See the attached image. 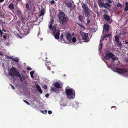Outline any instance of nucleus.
I'll list each match as a JSON object with an SVG mask.
<instances>
[{
    "instance_id": "f257e3e1",
    "label": "nucleus",
    "mask_w": 128,
    "mask_h": 128,
    "mask_svg": "<svg viewBox=\"0 0 128 128\" xmlns=\"http://www.w3.org/2000/svg\"><path fill=\"white\" fill-rule=\"evenodd\" d=\"M65 92L67 98L70 99H73L75 97V90L72 88L66 89Z\"/></svg>"
},
{
    "instance_id": "f03ea898",
    "label": "nucleus",
    "mask_w": 128,
    "mask_h": 128,
    "mask_svg": "<svg viewBox=\"0 0 128 128\" xmlns=\"http://www.w3.org/2000/svg\"><path fill=\"white\" fill-rule=\"evenodd\" d=\"M80 34L82 40H84L86 42H89V40L88 38V34L87 33L81 31L80 32Z\"/></svg>"
},
{
    "instance_id": "7ed1b4c3",
    "label": "nucleus",
    "mask_w": 128,
    "mask_h": 128,
    "mask_svg": "<svg viewBox=\"0 0 128 128\" xmlns=\"http://www.w3.org/2000/svg\"><path fill=\"white\" fill-rule=\"evenodd\" d=\"M52 34L54 36L56 39H58L59 38L60 33L59 32H56V30L55 27H54V28L52 30Z\"/></svg>"
},
{
    "instance_id": "20e7f679",
    "label": "nucleus",
    "mask_w": 128,
    "mask_h": 128,
    "mask_svg": "<svg viewBox=\"0 0 128 128\" xmlns=\"http://www.w3.org/2000/svg\"><path fill=\"white\" fill-rule=\"evenodd\" d=\"M16 68L13 67L10 68L9 71V74L10 75L13 77L15 76V72L16 71Z\"/></svg>"
},
{
    "instance_id": "39448f33",
    "label": "nucleus",
    "mask_w": 128,
    "mask_h": 128,
    "mask_svg": "<svg viewBox=\"0 0 128 128\" xmlns=\"http://www.w3.org/2000/svg\"><path fill=\"white\" fill-rule=\"evenodd\" d=\"M106 33H105V32H104V34L102 33V35L101 36V38L102 40H103L105 39V40H107L106 38H110L112 36L111 33L108 34H106Z\"/></svg>"
},
{
    "instance_id": "423d86ee",
    "label": "nucleus",
    "mask_w": 128,
    "mask_h": 128,
    "mask_svg": "<svg viewBox=\"0 0 128 128\" xmlns=\"http://www.w3.org/2000/svg\"><path fill=\"white\" fill-rule=\"evenodd\" d=\"M109 30V26L107 24H105L104 25L103 28V34L104 32L106 33Z\"/></svg>"
},
{
    "instance_id": "0eeeda50",
    "label": "nucleus",
    "mask_w": 128,
    "mask_h": 128,
    "mask_svg": "<svg viewBox=\"0 0 128 128\" xmlns=\"http://www.w3.org/2000/svg\"><path fill=\"white\" fill-rule=\"evenodd\" d=\"M114 56V54L113 53L109 52L105 55L104 58L106 60H108L110 59V58H112Z\"/></svg>"
},
{
    "instance_id": "6e6552de",
    "label": "nucleus",
    "mask_w": 128,
    "mask_h": 128,
    "mask_svg": "<svg viewBox=\"0 0 128 128\" xmlns=\"http://www.w3.org/2000/svg\"><path fill=\"white\" fill-rule=\"evenodd\" d=\"M60 23H61L63 25L65 26L68 22V20L66 17L63 18H62L60 20Z\"/></svg>"
},
{
    "instance_id": "1a4fd4ad",
    "label": "nucleus",
    "mask_w": 128,
    "mask_h": 128,
    "mask_svg": "<svg viewBox=\"0 0 128 128\" xmlns=\"http://www.w3.org/2000/svg\"><path fill=\"white\" fill-rule=\"evenodd\" d=\"M99 7H104L106 8H107L108 7H111V5L108 3L103 2V3Z\"/></svg>"
},
{
    "instance_id": "9d476101",
    "label": "nucleus",
    "mask_w": 128,
    "mask_h": 128,
    "mask_svg": "<svg viewBox=\"0 0 128 128\" xmlns=\"http://www.w3.org/2000/svg\"><path fill=\"white\" fill-rule=\"evenodd\" d=\"M117 70L120 73H125L128 72V70L126 69H122L118 68Z\"/></svg>"
},
{
    "instance_id": "9b49d317",
    "label": "nucleus",
    "mask_w": 128,
    "mask_h": 128,
    "mask_svg": "<svg viewBox=\"0 0 128 128\" xmlns=\"http://www.w3.org/2000/svg\"><path fill=\"white\" fill-rule=\"evenodd\" d=\"M90 10L89 9L88 10L84 11V14L86 17H87V18H88V17L90 16Z\"/></svg>"
},
{
    "instance_id": "f8f14e48",
    "label": "nucleus",
    "mask_w": 128,
    "mask_h": 128,
    "mask_svg": "<svg viewBox=\"0 0 128 128\" xmlns=\"http://www.w3.org/2000/svg\"><path fill=\"white\" fill-rule=\"evenodd\" d=\"M65 14L62 12H60L58 14L59 19V20H61L64 17Z\"/></svg>"
},
{
    "instance_id": "ddd939ff",
    "label": "nucleus",
    "mask_w": 128,
    "mask_h": 128,
    "mask_svg": "<svg viewBox=\"0 0 128 128\" xmlns=\"http://www.w3.org/2000/svg\"><path fill=\"white\" fill-rule=\"evenodd\" d=\"M53 84L54 86L57 88H61L62 87L60 86V84L58 82H55V83H53Z\"/></svg>"
},
{
    "instance_id": "4468645a",
    "label": "nucleus",
    "mask_w": 128,
    "mask_h": 128,
    "mask_svg": "<svg viewBox=\"0 0 128 128\" xmlns=\"http://www.w3.org/2000/svg\"><path fill=\"white\" fill-rule=\"evenodd\" d=\"M82 7L84 11L88 10L89 9L87 5L85 4H82Z\"/></svg>"
},
{
    "instance_id": "2eb2a0df",
    "label": "nucleus",
    "mask_w": 128,
    "mask_h": 128,
    "mask_svg": "<svg viewBox=\"0 0 128 128\" xmlns=\"http://www.w3.org/2000/svg\"><path fill=\"white\" fill-rule=\"evenodd\" d=\"M71 35L69 33L67 34L66 35V38L69 41H70L72 39Z\"/></svg>"
},
{
    "instance_id": "dca6fc26",
    "label": "nucleus",
    "mask_w": 128,
    "mask_h": 128,
    "mask_svg": "<svg viewBox=\"0 0 128 128\" xmlns=\"http://www.w3.org/2000/svg\"><path fill=\"white\" fill-rule=\"evenodd\" d=\"M22 32L24 35H27L29 33V31L28 29H24L22 31Z\"/></svg>"
},
{
    "instance_id": "f3484780",
    "label": "nucleus",
    "mask_w": 128,
    "mask_h": 128,
    "mask_svg": "<svg viewBox=\"0 0 128 128\" xmlns=\"http://www.w3.org/2000/svg\"><path fill=\"white\" fill-rule=\"evenodd\" d=\"M103 17L104 19L107 21H109L110 19V17L107 14H104L103 15Z\"/></svg>"
},
{
    "instance_id": "a211bd4d",
    "label": "nucleus",
    "mask_w": 128,
    "mask_h": 128,
    "mask_svg": "<svg viewBox=\"0 0 128 128\" xmlns=\"http://www.w3.org/2000/svg\"><path fill=\"white\" fill-rule=\"evenodd\" d=\"M36 88L38 89V91L41 94L42 93V92L40 86L38 85H36Z\"/></svg>"
},
{
    "instance_id": "6ab92c4d",
    "label": "nucleus",
    "mask_w": 128,
    "mask_h": 128,
    "mask_svg": "<svg viewBox=\"0 0 128 128\" xmlns=\"http://www.w3.org/2000/svg\"><path fill=\"white\" fill-rule=\"evenodd\" d=\"M46 65L48 69L49 70H50V65L51 66L50 63L48 62H46Z\"/></svg>"
},
{
    "instance_id": "aec40b11",
    "label": "nucleus",
    "mask_w": 128,
    "mask_h": 128,
    "mask_svg": "<svg viewBox=\"0 0 128 128\" xmlns=\"http://www.w3.org/2000/svg\"><path fill=\"white\" fill-rule=\"evenodd\" d=\"M27 24L28 28H32V23L31 22H27Z\"/></svg>"
},
{
    "instance_id": "412c9836",
    "label": "nucleus",
    "mask_w": 128,
    "mask_h": 128,
    "mask_svg": "<svg viewBox=\"0 0 128 128\" xmlns=\"http://www.w3.org/2000/svg\"><path fill=\"white\" fill-rule=\"evenodd\" d=\"M84 16H82L80 15L78 16L79 20L82 22H84Z\"/></svg>"
},
{
    "instance_id": "4be33fe9",
    "label": "nucleus",
    "mask_w": 128,
    "mask_h": 128,
    "mask_svg": "<svg viewBox=\"0 0 128 128\" xmlns=\"http://www.w3.org/2000/svg\"><path fill=\"white\" fill-rule=\"evenodd\" d=\"M102 42V41L101 40H100V44L98 46L99 50L100 52L101 51L102 46V43H101Z\"/></svg>"
},
{
    "instance_id": "5701e85b",
    "label": "nucleus",
    "mask_w": 128,
    "mask_h": 128,
    "mask_svg": "<svg viewBox=\"0 0 128 128\" xmlns=\"http://www.w3.org/2000/svg\"><path fill=\"white\" fill-rule=\"evenodd\" d=\"M9 8L11 10L14 9V6L12 3H11L8 6Z\"/></svg>"
},
{
    "instance_id": "b1692460",
    "label": "nucleus",
    "mask_w": 128,
    "mask_h": 128,
    "mask_svg": "<svg viewBox=\"0 0 128 128\" xmlns=\"http://www.w3.org/2000/svg\"><path fill=\"white\" fill-rule=\"evenodd\" d=\"M20 75H21L20 74L19 71L16 70L15 72V76H16L17 77H18Z\"/></svg>"
},
{
    "instance_id": "393cba45",
    "label": "nucleus",
    "mask_w": 128,
    "mask_h": 128,
    "mask_svg": "<svg viewBox=\"0 0 128 128\" xmlns=\"http://www.w3.org/2000/svg\"><path fill=\"white\" fill-rule=\"evenodd\" d=\"M45 13V11L44 10L42 9L40 15L39 16V17L40 18L42 16H43Z\"/></svg>"
},
{
    "instance_id": "a878e982",
    "label": "nucleus",
    "mask_w": 128,
    "mask_h": 128,
    "mask_svg": "<svg viewBox=\"0 0 128 128\" xmlns=\"http://www.w3.org/2000/svg\"><path fill=\"white\" fill-rule=\"evenodd\" d=\"M67 6L69 8L72 6V4L70 2H68L66 4Z\"/></svg>"
},
{
    "instance_id": "bb28decb",
    "label": "nucleus",
    "mask_w": 128,
    "mask_h": 128,
    "mask_svg": "<svg viewBox=\"0 0 128 128\" xmlns=\"http://www.w3.org/2000/svg\"><path fill=\"white\" fill-rule=\"evenodd\" d=\"M114 38H115V41L116 42H118L119 41V39L118 36L116 35L115 36Z\"/></svg>"
},
{
    "instance_id": "cd10ccee",
    "label": "nucleus",
    "mask_w": 128,
    "mask_h": 128,
    "mask_svg": "<svg viewBox=\"0 0 128 128\" xmlns=\"http://www.w3.org/2000/svg\"><path fill=\"white\" fill-rule=\"evenodd\" d=\"M116 43L117 44L118 46L120 48H121L122 47V44L121 42L118 41V42H116Z\"/></svg>"
},
{
    "instance_id": "c85d7f7f",
    "label": "nucleus",
    "mask_w": 128,
    "mask_h": 128,
    "mask_svg": "<svg viewBox=\"0 0 128 128\" xmlns=\"http://www.w3.org/2000/svg\"><path fill=\"white\" fill-rule=\"evenodd\" d=\"M122 6L121 4H120V3H118L117 5V8L118 9H119V8L120 9H121L122 7Z\"/></svg>"
},
{
    "instance_id": "c756f323",
    "label": "nucleus",
    "mask_w": 128,
    "mask_h": 128,
    "mask_svg": "<svg viewBox=\"0 0 128 128\" xmlns=\"http://www.w3.org/2000/svg\"><path fill=\"white\" fill-rule=\"evenodd\" d=\"M98 5L99 6H100V5L103 3V0H98Z\"/></svg>"
},
{
    "instance_id": "7c9ffc66",
    "label": "nucleus",
    "mask_w": 128,
    "mask_h": 128,
    "mask_svg": "<svg viewBox=\"0 0 128 128\" xmlns=\"http://www.w3.org/2000/svg\"><path fill=\"white\" fill-rule=\"evenodd\" d=\"M26 7L27 10H30L29 9V6L28 2H27L26 3Z\"/></svg>"
},
{
    "instance_id": "2f4dec72",
    "label": "nucleus",
    "mask_w": 128,
    "mask_h": 128,
    "mask_svg": "<svg viewBox=\"0 0 128 128\" xmlns=\"http://www.w3.org/2000/svg\"><path fill=\"white\" fill-rule=\"evenodd\" d=\"M12 60L17 62H19V59L17 58H13Z\"/></svg>"
},
{
    "instance_id": "473e14b6",
    "label": "nucleus",
    "mask_w": 128,
    "mask_h": 128,
    "mask_svg": "<svg viewBox=\"0 0 128 128\" xmlns=\"http://www.w3.org/2000/svg\"><path fill=\"white\" fill-rule=\"evenodd\" d=\"M72 42H75L76 41V38L75 37H73L72 39Z\"/></svg>"
},
{
    "instance_id": "72a5a7b5",
    "label": "nucleus",
    "mask_w": 128,
    "mask_h": 128,
    "mask_svg": "<svg viewBox=\"0 0 128 128\" xmlns=\"http://www.w3.org/2000/svg\"><path fill=\"white\" fill-rule=\"evenodd\" d=\"M52 24H50L49 26V29L50 30H51L52 31V30L54 28V27L53 28L52 27Z\"/></svg>"
},
{
    "instance_id": "f704fd0d",
    "label": "nucleus",
    "mask_w": 128,
    "mask_h": 128,
    "mask_svg": "<svg viewBox=\"0 0 128 128\" xmlns=\"http://www.w3.org/2000/svg\"><path fill=\"white\" fill-rule=\"evenodd\" d=\"M121 34L123 36H125L126 34H127V32H121Z\"/></svg>"
},
{
    "instance_id": "c9c22d12",
    "label": "nucleus",
    "mask_w": 128,
    "mask_h": 128,
    "mask_svg": "<svg viewBox=\"0 0 128 128\" xmlns=\"http://www.w3.org/2000/svg\"><path fill=\"white\" fill-rule=\"evenodd\" d=\"M42 87L43 88H44L45 89H46L47 87L44 84L42 85Z\"/></svg>"
},
{
    "instance_id": "e433bc0d",
    "label": "nucleus",
    "mask_w": 128,
    "mask_h": 128,
    "mask_svg": "<svg viewBox=\"0 0 128 128\" xmlns=\"http://www.w3.org/2000/svg\"><path fill=\"white\" fill-rule=\"evenodd\" d=\"M17 12L19 15H20L21 12L20 10H18L17 11Z\"/></svg>"
},
{
    "instance_id": "4c0bfd02",
    "label": "nucleus",
    "mask_w": 128,
    "mask_h": 128,
    "mask_svg": "<svg viewBox=\"0 0 128 128\" xmlns=\"http://www.w3.org/2000/svg\"><path fill=\"white\" fill-rule=\"evenodd\" d=\"M124 10L125 12H127L128 10V7L126 6L124 8Z\"/></svg>"
},
{
    "instance_id": "58836bf2",
    "label": "nucleus",
    "mask_w": 128,
    "mask_h": 128,
    "mask_svg": "<svg viewBox=\"0 0 128 128\" xmlns=\"http://www.w3.org/2000/svg\"><path fill=\"white\" fill-rule=\"evenodd\" d=\"M23 101L25 102L26 104H27L28 105H30V104L28 102L26 101V100H23Z\"/></svg>"
},
{
    "instance_id": "ea45409f",
    "label": "nucleus",
    "mask_w": 128,
    "mask_h": 128,
    "mask_svg": "<svg viewBox=\"0 0 128 128\" xmlns=\"http://www.w3.org/2000/svg\"><path fill=\"white\" fill-rule=\"evenodd\" d=\"M18 77H19L20 78V82H22L23 81V79L22 77V76L21 75L20 76H19Z\"/></svg>"
},
{
    "instance_id": "a19ab883",
    "label": "nucleus",
    "mask_w": 128,
    "mask_h": 128,
    "mask_svg": "<svg viewBox=\"0 0 128 128\" xmlns=\"http://www.w3.org/2000/svg\"><path fill=\"white\" fill-rule=\"evenodd\" d=\"M54 20L53 18H52L50 19V23L53 24Z\"/></svg>"
},
{
    "instance_id": "79ce46f5",
    "label": "nucleus",
    "mask_w": 128,
    "mask_h": 128,
    "mask_svg": "<svg viewBox=\"0 0 128 128\" xmlns=\"http://www.w3.org/2000/svg\"><path fill=\"white\" fill-rule=\"evenodd\" d=\"M125 43L126 44V48H128V42H127L126 41H125Z\"/></svg>"
},
{
    "instance_id": "37998d69",
    "label": "nucleus",
    "mask_w": 128,
    "mask_h": 128,
    "mask_svg": "<svg viewBox=\"0 0 128 128\" xmlns=\"http://www.w3.org/2000/svg\"><path fill=\"white\" fill-rule=\"evenodd\" d=\"M60 38L61 39V40H62V39L63 40H64V36L63 34H62L60 36Z\"/></svg>"
},
{
    "instance_id": "c03bdc74",
    "label": "nucleus",
    "mask_w": 128,
    "mask_h": 128,
    "mask_svg": "<svg viewBox=\"0 0 128 128\" xmlns=\"http://www.w3.org/2000/svg\"><path fill=\"white\" fill-rule=\"evenodd\" d=\"M34 72V71H32L31 72H30V75H33Z\"/></svg>"
},
{
    "instance_id": "a18cd8bd",
    "label": "nucleus",
    "mask_w": 128,
    "mask_h": 128,
    "mask_svg": "<svg viewBox=\"0 0 128 128\" xmlns=\"http://www.w3.org/2000/svg\"><path fill=\"white\" fill-rule=\"evenodd\" d=\"M54 2H54V0H52L51 1L50 3L51 4H54Z\"/></svg>"
},
{
    "instance_id": "49530a36",
    "label": "nucleus",
    "mask_w": 128,
    "mask_h": 128,
    "mask_svg": "<svg viewBox=\"0 0 128 128\" xmlns=\"http://www.w3.org/2000/svg\"><path fill=\"white\" fill-rule=\"evenodd\" d=\"M48 112L49 114H51L52 113V112L50 110H48Z\"/></svg>"
},
{
    "instance_id": "de8ad7c7",
    "label": "nucleus",
    "mask_w": 128,
    "mask_h": 128,
    "mask_svg": "<svg viewBox=\"0 0 128 128\" xmlns=\"http://www.w3.org/2000/svg\"><path fill=\"white\" fill-rule=\"evenodd\" d=\"M10 86L12 87V89H15L14 87L12 84H10Z\"/></svg>"
},
{
    "instance_id": "09e8293b",
    "label": "nucleus",
    "mask_w": 128,
    "mask_h": 128,
    "mask_svg": "<svg viewBox=\"0 0 128 128\" xmlns=\"http://www.w3.org/2000/svg\"><path fill=\"white\" fill-rule=\"evenodd\" d=\"M27 69L28 70H32L31 68H30L29 67H27Z\"/></svg>"
},
{
    "instance_id": "8fccbe9b",
    "label": "nucleus",
    "mask_w": 128,
    "mask_h": 128,
    "mask_svg": "<svg viewBox=\"0 0 128 128\" xmlns=\"http://www.w3.org/2000/svg\"><path fill=\"white\" fill-rule=\"evenodd\" d=\"M2 33L3 32L1 30H0V34L1 35V36L2 35Z\"/></svg>"
},
{
    "instance_id": "3c124183",
    "label": "nucleus",
    "mask_w": 128,
    "mask_h": 128,
    "mask_svg": "<svg viewBox=\"0 0 128 128\" xmlns=\"http://www.w3.org/2000/svg\"><path fill=\"white\" fill-rule=\"evenodd\" d=\"M90 20H89V19H88L87 20V24H89V23H90Z\"/></svg>"
},
{
    "instance_id": "603ef678",
    "label": "nucleus",
    "mask_w": 128,
    "mask_h": 128,
    "mask_svg": "<svg viewBox=\"0 0 128 128\" xmlns=\"http://www.w3.org/2000/svg\"><path fill=\"white\" fill-rule=\"evenodd\" d=\"M112 59L113 60H114L116 59V58L115 57H112Z\"/></svg>"
},
{
    "instance_id": "864d4df0",
    "label": "nucleus",
    "mask_w": 128,
    "mask_h": 128,
    "mask_svg": "<svg viewBox=\"0 0 128 128\" xmlns=\"http://www.w3.org/2000/svg\"><path fill=\"white\" fill-rule=\"evenodd\" d=\"M115 108V110H116V106H112L111 107V108Z\"/></svg>"
},
{
    "instance_id": "5fc2aeb1",
    "label": "nucleus",
    "mask_w": 128,
    "mask_h": 128,
    "mask_svg": "<svg viewBox=\"0 0 128 128\" xmlns=\"http://www.w3.org/2000/svg\"><path fill=\"white\" fill-rule=\"evenodd\" d=\"M49 94H46L45 95V96L46 97H48L49 96Z\"/></svg>"
},
{
    "instance_id": "6e6d98bb",
    "label": "nucleus",
    "mask_w": 128,
    "mask_h": 128,
    "mask_svg": "<svg viewBox=\"0 0 128 128\" xmlns=\"http://www.w3.org/2000/svg\"><path fill=\"white\" fill-rule=\"evenodd\" d=\"M11 56H7V58H8L10 59H11Z\"/></svg>"
},
{
    "instance_id": "4d7b16f0",
    "label": "nucleus",
    "mask_w": 128,
    "mask_h": 128,
    "mask_svg": "<svg viewBox=\"0 0 128 128\" xmlns=\"http://www.w3.org/2000/svg\"><path fill=\"white\" fill-rule=\"evenodd\" d=\"M108 2H109V3H110V4H111V3H112V2L110 0H108Z\"/></svg>"
},
{
    "instance_id": "13d9d810",
    "label": "nucleus",
    "mask_w": 128,
    "mask_h": 128,
    "mask_svg": "<svg viewBox=\"0 0 128 128\" xmlns=\"http://www.w3.org/2000/svg\"><path fill=\"white\" fill-rule=\"evenodd\" d=\"M126 4V6L128 7V2H127L125 3Z\"/></svg>"
},
{
    "instance_id": "bf43d9fd",
    "label": "nucleus",
    "mask_w": 128,
    "mask_h": 128,
    "mask_svg": "<svg viewBox=\"0 0 128 128\" xmlns=\"http://www.w3.org/2000/svg\"><path fill=\"white\" fill-rule=\"evenodd\" d=\"M0 56H3V54L2 53L0 52Z\"/></svg>"
},
{
    "instance_id": "052dcab7",
    "label": "nucleus",
    "mask_w": 128,
    "mask_h": 128,
    "mask_svg": "<svg viewBox=\"0 0 128 128\" xmlns=\"http://www.w3.org/2000/svg\"><path fill=\"white\" fill-rule=\"evenodd\" d=\"M17 23L19 24H20V21L19 20H18V21Z\"/></svg>"
},
{
    "instance_id": "680f3d73",
    "label": "nucleus",
    "mask_w": 128,
    "mask_h": 128,
    "mask_svg": "<svg viewBox=\"0 0 128 128\" xmlns=\"http://www.w3.org/2000/svg\"><path fill=\"white\" fill-rule=\"evenodd\" d=\"M54 88H53V87H51V89L52 90V91H53V90H54Z\"/></svg>"
},
{
    "instance_id": "e2e57ef3",
    "label": "nucleus",
    "mask_w": 128,
    "mask_h": 128,
    "mask_svg": "<svg viewBox=\"0 0 128 128\" xmlns=\"http://www.w3.org/2000/svg\"><path fill=\"white\" fill-rule=\"evenodd\" d=\"M56 88H54V90L53 91L55 92L56 91Z\"/></svg>"
},
{
    "instance_id": "0e129e2a",
    "label": "nucleus",
    "mask_w": 128,
    "mask_h": 128,
    "mask_svg": "<svg viewBox=\"0 0 128 128\" xmlns=\"http://www.w3.org/2000/svg\"><path fill=\"white\" fill-rule=\"evenodd\" d=\"M31 76L32 78L33 79L34 78V76H33V75H30Z\"/></svg>"
},
{
    "instance_id": "69168bd1",
    "label": "nucleus",
    "mask_w": 128,
    "mask_h": 128,
    "mask_svg": "<svg viewBox=\"0 0 128 128\" xmlns=\"http://www.w3.org/2000/svg\"><path fill=\"white\" fill-rule=\"evenodd\" d=\"M96 12L97 13V15H98V14L99 12H98V10H96Z\"/></svg>"
},
{
    "instance_id": "338daca9",
    "label": "nucleus",
    "mask_w": 128,
    "mask_h": 128,
    "mask_svg": "<svg viewBox=\"0 0 128 128\" xmlns=\"http://www.w3.org/2000/svg\"><path fill=\"white\" fill-rule=\"evenodd\" d=\"M22 78L23 79V80H24L25 79V77L24 76H22Z\"/></svg>"
},
{
    "instance_id": "774afa93",
    "label": "nucleus",
    "mask_w": 128,
    "mask_h": 128,
    "mask_svg": "<svg viewBox=\"0 0 128 128\" xmlns=\"http://www.w3.org/2000/svg\"><path fill=\"white\" fill-rule=\"evenodd\" d=\"M94 7L95 8H96L97 7V6L96 5L94 4Z\"/></svg>"
}]
</instances>
